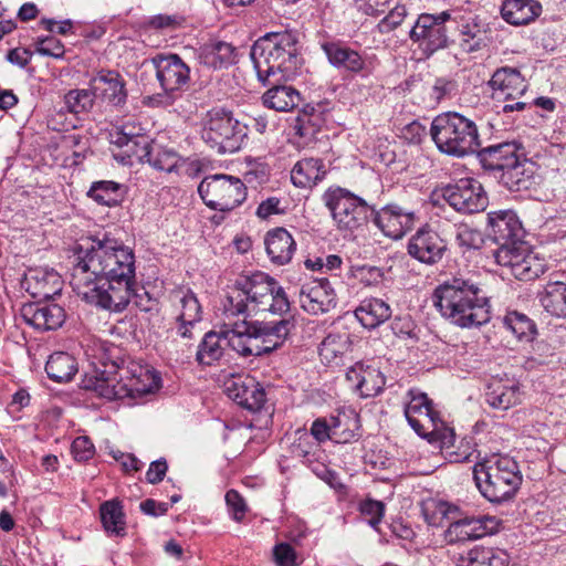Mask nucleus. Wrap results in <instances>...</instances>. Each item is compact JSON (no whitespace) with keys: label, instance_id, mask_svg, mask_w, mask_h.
Wrapping results in <instances>:
<instances>
[{"label":"nucleus","instance_id":"49","mask_svg":"<svg viewBox=\"0 0 566 566\" xmlns=\"http://www.w3.org/2000/svg\"><path fill=\"white\" fill-rule=\"evenodd\" d=\"M322 123V113H317L316 108H302L295 118L294 129L301 137L312 136Z\"/></svg>","mask_w":566,"mask_h":566},{"label":"nucleus","instance_id":"10","mask_svg":"<svg viewBox=\"0 0 566 566\" xmlns=\"http://www.w3.org/2000/svg\"><path fill=\"white\" fill-rule=\"evenodd\" d=\"M241 129L239 122L233 120L230 112L224 108H211L202 137L218 154H231L240 148Z\"/></svg>","mask_w":566,"mask_h":566},{"label":"nucleus","instance_id":"38","mask_svg":"<svg viewBox=\"0 0 566 566\" xmlns=\"http://www.w3.org/2000/svg\"><path fill=\"white\" fill-rule=\"evenodd\" d=\"M532 176V165L517 156L516 163L510 164L499 178L509 190L520 191L528 188Z\"/></svg>","mask_w":566,"mask_h":566},{"label":"nucleus","instance_id":"43","mask_svg":"<svg viewBox=\"0 0 566 566\" xmlns=\"http://www.w3.org/2000/svg\"><path fill=\"white\" fill-rule=\"evenodd\" d=\"M202 61L213 69H221L234 62V48L227 42H213L202 49Z\"/></svg>","mask_w":566,"mask_h":566},{"label":"nucleus","instance_id":"6","mask_svg":"<svg viewBox=\"0 0 566 566\" xmlns=\"http://www.w3.org/2000/svg\"><path fill=\"white\" fill-rule=\"evenodd\" d=\"M431 136L440 151L463 157L479 146V134L473 120L457 112L438 115L431 124Z\"/></svg>","mask_w":566,"mask_h":566},{"label":"nucleus","instance_id":"41","mask_svg":"<svg viewBox=\"0 0 566 566\" xmlns=\"http://www.w3.org/2000/svg\"><path fill=\"white\" fill-rule=\"evenodd\" d=\"M226 345L224 332L222 334L216 332L207 333L198 347L197 361L200 365H212L223 356Z\"/></svg>","mask_w":566,"mask_h":566},{"label":"nucleus","instance_id":"1","mask_svg":"<svg viewBox=\"0 0 566 566\" xmlns=\"http://www.w3.org/2000/svg\"><path fill=\"white\" fill-rule=\"evenodd\" d=\"M135 270L130 248L108 238L87 239L76 249L70 284L87 303L122 312L134 295Z\"/></svg>","mask_w":566,"mask_h":566},{"label":"nucleus","instance_id":"30","mask_svg":"<svg viewBox=\"0 0 566 566\" xmlns=\"http://www.w3.org/2000/svg\"><path fill=\"white\" fill-rule=\"evenodd\" d=\"M542 4L537 0H505L501 7L502 18L510 24H528L539 17Z\"/></svg>","mask_w":566,"mask_h":566},{"label":"nucleus","instance_id":"39","mask_svg":"<svg viewBox=\"0 0 566 566\" xmlns=\"http://www.w3.org/2000/svg\"><path fill=\"white\" fill-rule=\"evenodd\" d=\"M27 282L31 286L33 284L34 295L42 297H51L61 291V277L54 270H30L27 274Z\"/></svg>","mask_w":566,"mask_h":566},{"label":"nucleus","instance_id":"47","mask_svg":"<svg viewBox=\"0 0 566 566\" xmlns=\"http://www.w3.org/2000/svg\"><path fill=\"white\" fill-rule=\"evenodd\" d=\"M120 185L111 181L103 180L94 182L88 191V196L99 205L115 206L120 200Z\"/></svg>","mask_w":566,"mask_h":566},{"label":"nucleus","instance_id":"11","mask_svg":"<svg viewBox=\"0 0 566 566\" xmlns=\"http://www.w3.org/2000/svg\"><path fill=\"white\" fill-rule=\"evenodd\" d=\"M410 400L405 407V416L410 427L423 438L437 439L443 429V422L438 412L432 409L427 395L417 390H409Z\"/></svg>","mask_w":566,"mask_h":566},{"label":"nucleus","instance_id":"53","mask_svg":"<svg viewBox=\"0 0 566 566\" xmlns=\"http://www.w3.org/2000/svg\"><path fill=\"white\" fill-rule=\"evenodd\" d=\"M145 163H148L157 170L170 172L177 166L178 157L174 150L164 149L155 145V151L150 155V160H146Z\"/></svg>","mask_w":566,"mask_h":566},{"label":"nucleus","instance_id":"62","mask_svg":"<svg viewBox=\"0 0 566 566\" xmlns=\"http://www.w3.org/2000/svg\"><path fill=\"white\" fill-rule=\"evenodd\" d=\"M360 511L364 515L370 517L368 523L375 527L384 515V504L379 501L367 500L361 503Z\"/></svg>","mask_w":566,"mask_h":566},{"label":"nucleus","instance_id":"14","mask_svg":"<svg viewBox=\"0 0 566 566\" xmlns=\"http://www.w3.org/2000/svg\"><path fill=\"white\" fill-rule=\"evenodd\" d=\"M224 391L230 399L250 411H259L266 401L264 388L249 375L228 379Z\"/></svg>","mask_w":566,"mask_h":566},{"label":"nucleus","instance_id":"64","mask_svg":"<svg viewBox=\"0 0 566 566\" xmlns=\"http://www.w3.org/2000/svg\"><path fill=\"white\" fill-rule=\"evenodd\" d=\"M145 24L156 30H174L180 23L176 15L158 14L149 18Z\"/></svg>","mask_w":566,"mask_h":566},{"label":"nucleus","instance_id":"15","mask_svg":"<svg viewBox=\"0 0 566 566\" xmlns=\"http://www.w3.org/2000/svg\"><path fill=\"white\" fill-rule=\"evenodd\" d=\"M500 521L490 515L463 517L450 523L446 531L449 543L478 539L499 531Z\"/></svg>","mask_w":566,"mask_h":566},{"label":"nucleus","instance_id":"32","mask_svg":"<svg viewBox=\"0 0 566 566\" xmlns=\"http://www.w3.org/2000/svg\"><path fill=\"white\" fill-rule=\"evenodd\" d=\"M329 63L338 69L358 73L365 67V61L360 54L347 46L336 42H326L322 44Z\"/></svg>","mask_w":566,"mask_h":566},{"label":"nucleus","instance_id":"36","mask_svg":"<svg viewBox=\"0 0 566 566\" xmlns=\"http://www.w3.org/2000/svg\"><path fill=\"white\" fill-rule=\"evenodd\" d=\"M283 77H272L271 86L262 96L264 106H298L303 98L301 93L289 85H280ZM268 86V84H264Z\"/></svg>","mask_w":566,"mask_h":566},{"label":"nucleus","instance_id":"56","mask_svg":"<svg viewBox=\"0 0 566 566\" xmlns=\"http://www.w3.org/2000/svg\"><path fill=\"white\" fill-rule=\"evenodd\" d=\"M36 52L41 55L59 59L64 55V45L60 40L48 36L36 41Z\"/></svg>","mask_w":566,"mask_h":566},{"label":"nucleus","instance_id":"44","mask_svg":"<svg viewBox=\"0 0 566 566\" xmlns=\"http://www.w3.org/2000/svg\"><path fill=\"white\" fill-rule=\"evenodd\" d=\"M101 520L107 533L123 535L125 521L123 507L118 501H106L99 507Z\"/></svg>","mask_w":566,"mask_h":566},{"label":"nucleus","instance_id":"28","mask_svg":"<svg viewBox=\"0 0 566 566\" xmlns=\"http://www.w3.org/2000/svg\"><path fill=\"white\" fill-rule=\"evenodd\" d=\"M230 329L224 332L227 345L243 357L258 356V342L255 334L252 333L253 323L242 321H233L228 318Z\"/></svg>","mask_w":566,"mask_h":566},{"label":"nucleus","instance_id":"35","mask_svg":"<svg viewBox=\"0 0 566 566\" xmlns=\"http://www.w3.org/2000/svg\"><path fill=\"white\" fill-rule=\"evenodd\" d=\"M355 315L363 326L375 328L391 316V310L380 298H367L356 308Z\"/></svg>","mask_w":566,"mask_h":566},{"label":"nucleus","instance_id":"59","mask_svg":"<svg viewBox=\"0 0 566 566\" xmlns=\"http://www.w3.org/2000/svg\"><path fill=\"white\" fill-rule=\"evenodd\" d=\"M407 10L403 6L395 7L379 23V28L382 32H389L401 24Z\"/></svg>","mask_w":566,"mask_h":566},{"label":"nucleus","instance_id":"13","mask_svg":"<svg viewBox=\"0 0 566 566\" xmlns=\"http://www.w3.org/2000/svg\"><path fill=\"white\" fill-rule=\"evenodd\" d=\"M444 199L457 211L474 213L485 209L488 197L482 185L471 178L460 179L443 191Z\"/></svg>","mask_w":566,"mask_h":566},{"label":"nucleus","instance_id":"24","mask_svg":"<svg viewBox=\"0 0 566 566\" xmlns=\"http://www.w3.org/2000/svg\"><path fill=\"white\" fill-rule=\"evenodd\" d=\"M294 323L291 319L277 322H254L252 333L258 342V356L269 354L281 347L287 339Z\"/></svg>","mask_w":566,"mask_h":566},{"label":"nucleus","instance_id":"51","mask_svg":"<svg viewBox=\"0 0 566 566\" xmlns=\"http://www.w3.org/2000/svg\"><path fill=\"white\" fill-rule=\"evenodd\" d=\"M460 45L465 52L479 51L484 45V31L474 20L462 25Z\"/></svg>","mask_w":566,"mask_h":566},{"label":"nucleus","instance_id":"27","mask_svg":"<svg viewBox=\"0 0 566 566\" xmlns=\"http://www.w3.org/2000/svg\"><path fill=\"white\" fill-rule=\"evenodd\" d=\"M172 297L180 308L177 317L180 324L178 332L182 337L190 338L192 336L191 329L201 321V305L195 293L188 289L174 291Z\"/></svg>","mask_w":566,"mask_h":566},{"label":"nucleus","instance_id":"45","mask_svg":"<svg viewBox=\"0 0 566 566\" xmlns=\"http://www.w3.org/2000/svg\"><path fill=\"white\" fill-rule=\"evenodd\" d=\"M349 342L346 335L329 334L319 346V357L326 364H337L348 350Z\"/></svg>","mask_w":566,"mask_h":566},{"label":"nucleus","instance_id":"17","mask_svg":"<svg viewBox=\"0 0 566 566\" xmlns=\"http://www.w3.org/2000/svg\"><path fill=\"white\" fill-rule=\"evenodd\" d=\"M20 316L24 323L41 332L56 329L65 321L64 308L54 303L23 304Z\"/></svg>","mask_w":566,"mask_h":566},{"label":"nucleus","instance_id":"63","mask_svg":"<svg viewBox=\"0 0 566 566\" xmlns=\"http://www.w3.org/2000/svg\"><path fill=\"white\" fill-rule=\"evenodd\" d=\"M72 452L76 460L86 461L94 454V446L87 437H77L72 443Z\"/></svg>","mask_w":566,"mask_h":566},{"label":"nucleus","instance_id":"2","mask_svg":"<svg viewBox=\"0 0 566 566\" xmlns=\"http://www.w3.org/2000/svg\"><path fill=\"white\" fill-rule=\"evenodd\" d=\"M433 303L443 317L460 327H472L490 321L489 298L472 277L453 276L433 293Z\"/></svg>","mask_w":566,"mask_h":566},{"label":"nucleus","instance_id":"21","mask_svg":"<svg viewBox=\"0 0 566 566\" xmlns=\"http://www.w3.org/2000/svg\"><path fill=\"white\" fill-rule=\"evenodd\" d=\"M277 41L274 33H268L260 38L251 48L250 56L253 62L258 78L263 84H272V77L276 76Z\"/></svg>","mask_w":566,"mask_h":566},{"label":"nucleus","instance_id":"50","mask_svg":"<svg viewBox=\"0 0 566 566\" xmlns=\"http://www.w3.org/2000/svg\"><path fill=\"white\" fill-rule=\"evenodd\" d=\"M385 382V377L379 369L364 367L358 392L361 397H374L382 390Z\"/></svg>","mask_w":566,"mask_h":566},{"label":"nucleus","instance_id":"60","mask_svg":"<svg viewBox=\"0 0 566 566\" xmlns=\"http://www.w3.org/2000/svg\"><path fill=\"white\" fill-rule=\"evenodd\" d=\"M64 101L66 106H86L87 104H93V90L83 88V90H71L65 94Z\"/></svg>","mask_w":566,"mask_h":566},{"label":"nucleus","instance_id":"42","mask_svg":"<svg viewBox=\"0 0 566 566\" xmlns=\"http://www.w3.org/2000/svg\"><path fill=\"white\" fill-rule=\"evenodd\" d=\"M505 555L491 547H474L461 556L458 566H506Z\"/></svg>","mask_w":566,"mask_h":566},{"label":"nucleus","instance_id":"48","mask_svg":"<svg viewBox=\"0 0 566 566\" xmlns=\"http://www.w3.org/2000/svg\"><path fill=\"white\" fill-rule=\"evenodd\" d=\"M504 326L518 339H531L535 333V324L524 314L511 312L503 318Z\"/></svg>","mask_w":566,"mask_h":566},{"label":"nucleus","instance_id":"57","mask_svg":"<svg viewBox=\"0 0 566 566\" xmlns=\"http://www.w3.org/2000/svg\"><path fill=\"white\" fill-rule=\"evenodd\" d=\"M54 114L50 115L48 125L53 130H69L74 128L75 124L72 120H67L66 113L73 114L74 108H53Z\"/></svg>","mask_w":566,"mask_h":566},{"label":"nucleus","instance_id":"29","mask_svg":"<svg viewBox=\"0 0 566 566\" xmlns=\"http://www.w3.org/2000/svg\"><path fill=\"white\" fill-rule=\"evenodd\" d=\"M270 260L279 265L289 263L296 250V243L291 233L284 228L269 231L264 239Z\"/></svg>","mask_w":566,"mask_h":566},{"label":"nucleus","instance_id":"33","mask_svg":"<svg viewBox=\"0 0 566 566\" xmlns=\"http://www.w3.org/2000/svg\"><path fill=\"white\" fill-rule=\"evenodd\" d=\"M520 386L514 381L494 380L489 385L486 402L494 409L507 410L520 402Z\"/></svg>","mask_w":566,"mask_h":566},{"label":"nucleus","instance_id":"18","mask_svg":"<svg viewBox=\"0 0 566 566\" xmlns=\"http://www.w3.org/2000/svg\"><path fill=\"white\" fill-rule=\"evenodd\" d=\"M489 235L499 248H511L523 242V228L517 216L511 211H493L489 213Z\"/></svg>","mask_w":566,"mask_h":566},{"label":"nucleus","instance_id":"5","mask_svg":"<svg viewBox=\"0 0 566 566\" xmlns=\"http://www.w3.org/2000/svg\"><path fill=\"white\" fill-rule=\"evenodd\" d=\"M473 479L480 493L493 503L510 500L522 483L517 462L499 454L476 462L473 467Z\"/></svg>","mask_w":566,"mask_h":566},{"label":"nucleus","instance_id":"46","mask_svg":"<svg viewBox=\"0 0 566 566\" xmlns=\"http://www.w3.org/2000/svg\"><path fill=\"white\" fill-rule=\"evenodd\" d=\"M339 420L327 422L325 419H316L311 428V433L318 442H324L328 439L337 443H347L350 441L352 433L349 431H338Z\"/></svg>","mask_w":566,"mask_h":566},{"label":"nucleus","instance_id":"4","mask_svg":"<svg viewBox=\"0 0 566 566\" xmlns=\"http://www.w3.org/2000/svg\"><path fill=\"white\" fill-rule=\"evenodd\" d=\"M126 373L130 376L124 379L123 371L119 378L117 374L106 370L86 371L82 379V388L108 400L142 397L159 388L160 378L149 368L134 366Z\"/></svg>","mask_w":566,"mask_h":566},{"label":"nucleus","instance_id":"31","mask_svg":"<svg viewBox=\"0 0 566 566\" xmlns=\"http://www.w3.org/2000/svg\"><path fill=\"white\" fill-rule=\"evenodd\" d=\"M274 40L277 41V64L276 76L286 77L294 73L298 65L296 39L289 32L274 33Z\"/></svg>","mask_w":566,"mask_h":566},{"label":"nucleus","instance_id":"26","mask_svg":"<svg viewBox=\"0 0 566 566\" xmlns=\"http://www.w3.org/2000/svg\"><path fill=\"white\" fill-rule=\"evenodd\" d=\"M517 150L515 143H500L476 151V158L484 170L501 175L510 164L516 163Z\"/></svg>","mask_w":566,"mask_h":566},{"label":"nucleus","instance_id":"12","mask_svg":"<svg viewBox=\"0 0 566 566\" xmlns=\"http://www.w3.org/2000/svg\"><path fill=\"white\" fill-rule=\"evenodd\" d=\"M450 18L449 11H442L438 14H420L410 31V39L420 42V45L430 52L447 46L448 36L444 23Z\"/></svg>","mask_w":566,"mask_h":566},{"label":"nucleus","instance_id":"61","mask_svg":"<svg viewBox=\"0 0 566 566\" xmlns=\"http://www.w3.org/2000/svg\"><path fill=\"white\" fill-rule=\"evenodd\" d=\"M227 505L235 521H241L245 514V503L242 496L235 490H230L226 494Z\"/></svg>","mask_w":566,"mask_h":566},{"label":"nucleus","instance_id":"16","mask_svg":"<svg viewBox=\"0 0 566 566\" xmlns=\"http://www.w3.org/2000/svg\"><path fill=\"white\" fill-rule=\"evenodd\" d=\"M447 242L428 227L419 229L408 242V253L424 264H436L444 255Z\"/></svg>","mask_w":566,"mask_h":566},{"label":"nucleus","instance_id":"52","mask_svg":"<svg viewBox=\"0 0 566 566\" xmlns=\"http://www.w3.org/2000/svg\"><path fill=\"white\" fill-rule=\"evenodd\" d=\"M155 145L144 135H134L130 147H127L124 153L130 158L134 157L138 161L145 163L150 160V155L155 151Z\"/></svg>","mask_w":566,"mask_h":566},{"label":"nucleus","instance_id":"9","mask_svg":"<svg viewBox=\"0 0 566 566\" xmlns=\"http://www.w3.org/2000/svg\"><path fill=\"white\" fill-rule=\"evenodd\" d=\"M494 259L501 266L507 268L513 276L521 281L537 279L546 270V261L525 241L511 248H497Z\"/></svg>","mask_w":566,"mask_h":566},{"label":"nucleus","instance_id":"25","mask_svg":"<svg viewBox=\"0 0 566 566\" xmlns=\"http://www.w3.org/2000/svg\"><path fill=\"white\" fill-rule=\"evenodd\" d=\"M157 78L166 91L179 90L189 80V67L176 55L157 56L153 60Z\"/></svg>","mask_w":566,"mask_h":566},{"label":"nucleus","instance_id":"40","mask_svg":"<svg viewBox=\"0 0 566 566\" xmlns=\"http://www.w3.org/2000/svg\"><path fill=\"white\" fill-rule=\"evenodd\" d=\"M539 302L552 315L566 317V283L548 282L539 295Z\"/></svg>","mask_w":566,"mask_h":566},{"label":"nucleus","instance_id":"23","mask_svg":"<svg viewBox=\"0 0 566 566\" xmlns=\"http://www.w3.org/2000/svg\"><path fill=\"white\" fill-rule=\"evenodd\" d=\"M489 84L493 91V99L499 103L518 99L526 88L525 80L521 72L510 66L497 69Z\"/></svg>","mask_w":566,"mask_h":566},{"label":"nucleus","instance_id":"34","mask_svg":"<svg viewBox=\"0 0 566 566\" xmlns=\"http://www.w3.org/2000/svg\"><path fill=\"white\" fill-rule=\"evenodd\" d=\"M324 165L318 158H305L298 160L292 171L291 180L298 188H307L322 180L325 175Z\"/></svg>","mask_w":566,"mask_h":566},{"label":"nucleus","instance_id":"20","mask_svg":"<svg viewBox=\"0 0 566 566\" xmlns=\"http://www.w3.org/2000/svg\"><path fill=\"white\" fill-rule=\"evenodd\" d=\"M94 103L119 106L126 102V90L123 77L115 71H101L90 83Z\"/></svg>","mask_w":566,"mask_h":566},{"label":"nucleus","instance_id":"19","mask_svg":"<svg viewBox=\"0 0 566 566\" xmlns=\"http://www.w3.org/2000/svg\"><path fill=\"white\" fill-rule=\"evenodd\" d=\"M300 304L312 315L323 314L335 306V292L326 279L313 280L302 285Z\"/></svg>","mask_w":566,"mask_h":566},{"label":"nucleus","instance_id":"22","mask_svg":"<svg viewBox=\"0 0 566 566\" xmlns=\"http://www.w3.org/2000/svg\"><path fill=\"white\" fill-rule=\"evenodd\" d=\"M375 224L391 239H401L415 224V213L400 206L389 205L373 213Z\"/></svg>","mask_w":566,"mask_h":566},{"label":"nucleus","instance_id":"37","mask_svg":"<svg viewBox=\"0 0 566 566\" xmlns=\"http://www.w3.org/2000/svg\"><path fill=\"white\" fill-rule=\"evenodd\" d=\"M77 370L78 366L76 359L64 352L53 353L45 365V371L49 378L56 382L71 380Z\"/></svg>","mask_w":566,"mask_h":566},{"label":"nucleus","instance_id":"55","mask_svg":"<svg viewBox=\"0 0 566 566\" xmlns=\"http://www.w3.org/2000/svg\"><path fill=\"white\" fill-rule=\"evenodd\" d=\"M273 559L276 566H298L297 554L289 543L276 544L273 548Z\"/></svg>","mask_w":566,"mask_h":566},{"label":"nucleus","instance_id":"58","mask_svg":"<svg viewBox=\"0 0 566 566\" xmlns=\"http://www.w3.org/2000/svg\"><path fill=\"white\" fill-rule=\"evenodd\" d=\"M415 322L408 315L396 317L391 323V329L394 334L400 338L415 337Z\"/></svg>","mask_w":566,"mask_h":566},{"label":"nucleus","instance_id":"7","mask_svg":"<svg viewBox=\"0 0 566 566\" xmlns=\"http://www.w3.org/2000/svg\"><path fill=\"white\" fill-rule=\"evenodd\" d=\"M198 192L208 208L220 212L232 211L247 199L243 181L224 174L206 176L198 186Z\"/></svg>","mask_w":566,"mask_h":566},{"label":"nucleus","instance_id":"3","mask_svg":"<svg viewBox=\"0 0 566 566\" xmlns=\"http://www.w3.org/2000/svg\"><path fill=\"white\" fill-rule=\"evenodd\" d=\"M223 307L226 317L234 318L266 312L283 314L290 310V302L275 279L258 271L235 281Z\"/></svg>","mask_w":566,"mask_h":566},{"label":"nucleus","instance_id":"8","mask_svg":"<svg viewBox=\"0 0 566 566\" xmlns=\"http://www.w3.org/2000/svg\"><path fill=\"white\" fill-rule=\"evenodd\" d=\"M323 200L339 230L354 231L366 224L375 212L364 199L340 187L328 189Z\"/></svg>","mask_w":566,"mask_h":566},{"label":"nucleus","instance_id":"54","mask_svg":"<svg viewBox=\"0 0 566 566\" xmlns=\"http://www.w3.org/2000/svg\"><path fill=\"white\" fill-rule=\"evenodd\" d=\"M459 93L457 82L446 78H438L432 87L431 96L436 103H448Z\"/></svg>","mask_w":566,"mask_h":566}]
</instances>
